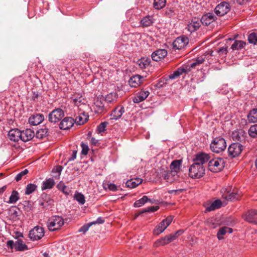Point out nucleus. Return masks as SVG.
<instances>
[{"instance_id":"393cba45","label":"nucleus","mask_w":257,"mask_h":257,"mask_svg":"<svg viewBox=\"0 0 257 257\" xmlns=\"http://www.w3.org/2000/svg\"><path fill=\"white\" fill-rule=\"evenodd\" d=\"M201 21L200 20L194 18L188 25L187 28L191 33L193 32L198 30L201 26Z\"/></svg>"},{"instance_id":"f3484780","label":"nucleus","mask_w":257,"mask_h":257,"mask_svg":"<svg viewBox=\"0 0 257 257\" xmlns=\"http://www.w3.org/2000/svg\"><path fill=\"white\" fill-rule=\"evenodd\" d=\"M74 123V119L71 117H66L60 123V128L66 130L72 127Z\"/></svg>"},{"instance_id":"09e8293b","label":"nucleus","mask_w":257,"mask_h":257,"mask_svg":"<svg viewBox=\"0 0 257 257\" xmlns=\"http://www.w3.org/2000/svg\"><path fill=\"white\" fill-rule=\"evenodd\" d=\"M62 167L61 166H57L55 168H53L52 172L53 173H56V175H54V177L55 179H59L61 174V172L62 170Z\"/></svg>"},{"instance_id":"13d9d810","label":"nucleus","mask_w":257,"mask_h":257,"mask_svg":"<svg viewBox=\"0 0 257 257\" xmlns=\"http://www.w3.org/2000/svg\"><path fill=\"white\" fill-rule=\"evenodd\" d=\"M220 55L226 54L227 53V50L226 48L221 47L218 51Z\"/></svg>"},{"instance_id":"c756f323","label":"nucleus","mask_w":257,"mask_h":257,"mask_svg":"<svg viewBox=\"0 0 257 257\" xmlns=\"http://www.w3.org/2000/svg\"><path fill=\"white\" fill-rule=\"evenodd\" d=\"M232 232V229L231 228L226 226L222 227L219 229L217 233V237L219 240H221L223 238V236L226 233H231Z\"/></svg>"},{"instance_id":"7ed1b4c3","label":"nucleus","mask_w":257,"mask_h":257,"mask_svg":"<svg viewBox=\"0 0 257 257\" xmlns=\"http://www.w3.org/2000/svg\"><path fill=\"white\" fill-rule=\"evenodd\" d=\"M226 148L225 140L222 137H217L210 144V149L214 153H219L223 151Z\"/></svg>"},{"instance_id":"6e6552de","label":"nucleus","mask_w":257,"mask_h":257,"mask_svg":"<svg viewBox=\"0 0 257 257\" xmlns=\"http://www.w3.org/2000/svg\"><path fill=\"white\" fill-rule=\"evenodd\" d=\"M44 229L43 227L36 226L32 229L29 234V237L33 241L38 240L43 237Z\"/></svg>"},{"instance_id":"473e14b6","label":"nucleus","mask_w":257,"mask_h":257,"mask_svg":"<svg viewBox=\"0 0 257 257\" xmlns=\"http://www.w3.org/2000/svg\"><path fill=\"white\" fill-rule=\"evenodd\" d=\"M246 45V43L242 41L235 40L231 45V48L233 50H238L242 49Z\"/></svg>"},{"instance_id":"c9c22d12","label":"nucleus","mask_w":257,"mask_h":257,"mask_svg":"<svg viewBox=\"0 0 257 257\" xmlns=\"http://www.w3.org/2000/svg\"><path fill=\"white\" fill-rule=\"evenodd\" d=\"M148 201L153 203V202L151 201L147 196H144L142 198L137 200L134 203V206L135 207H140L144 205Z\"/></svg>"},{"instance_id":"f257e3e1","label":"nucleus","mask_w":257,"mask_h":257,"mask_svg":"<svg viewBox=\"0 0 257 257\" xmlns=\"http://www.w3.org/2000/svg\"><path fill=\"white\" fill-rule=\"evenodd\" d=\"M210 157L205 153L197 154L193 159V164L189 169V175L193 179H198L202 177L205 174V168L203 164L209 161Z\"/></svg>"},{"instance_id":"a211bd4d","label":"nucleus","mask_w":257,"mask_h":257,"mask_svg":"<svg viewBox=\"0 0 257 257\" xmlns=\"http://www.w3.org/2000/svg\"><path fill=\"white\" fill-rule=\"evenodd\" d=\"M216 20V17L213 13H208L202 16L200 21L203 25L207 26L214 22Z\"/></svg>"},{"instance_id":"b1692460","label":"nucleus","mask_w":257,"mask_h":257,"mask_svg":"<svg viewBox=\"0 0 257 257\" xmlns=\"http://www.w3.org/2000/svg\"><path fill=\"white\" fill-rule=\"evenodd\" d=\"M8 136L12 141L18 142L21 140V131L18 128L12 129L9 132Z\"/></svg>"},{"instance_id":"412c9836","label":"nucleus","mask_w":257,"mask_h":257,"mask_svg":"<svg viewBox=\"0 0 257 257\" xmlns=\"http://www.w3.org/2000/svg\"><path fill=\"white\" fill-rule=\"evenodd\" d=\"M167 51L165 49H158L152 54V58L154 61H159L167 55Z\"/></svg>"},{"instance_id":"4c0bfd02","label":"nucleus","mask_w":257,"mask_h":257,"mask_svg":"<svg viewBox=\"0 0 257 257\" xmlns=\"http://www.w3.org/2000/svg\"><path fill=\"white\" fill-rule=\"evenodd\" d=\"M151 62L149 58H143L138 61V64L141 68H146L149 66Z\"/></svg>"},{"instance_id":"864d4df0","label":"nucleus","mask_w":257,"mask_h":257,"mask_svg":"<svg viewBox=\"0 0 257 257\" xmlns=\"http://www.w3.org/2000/svg\"><path fill=\"white\" fill-rule=\"evenodd\" d=\"M108 124V122L105 121L101 122L97 126V131L99 133L104 132L105 131V128Z\"/></svg>"},{"instance_id":"dca6fc26","label":"nucleus","mask_w":257,"mask_h":257,"mask_svg":"<svg viewBox=\"0 0 257 257\" xmlns=\"http://www.w3.org/2000/svg\"><path fill=\"white\" fill-rule=\"evenodd\" d=\"M241 195V193L239 191L233 190L231 192L230 191H227L226 194H224L222 197L227 200L234 201L239 199Z\"/></svg>"},{"instance_id":"5701e85b","label":"nucleus","mask_w":257,"mask_h":257,"mask_svg":"<svg viewBox=\"0 0 257 257\" xmlns=\"http://www.w3.org/2000/svg\"><path fill=\"white\" fill-rule=\"evenodd\" d=\"M125 112L124 108L122 106L116 107L110 114L111 119L117 120L120 118L122 114Z\"/></svg>"},{"instance_id":"72a5a7b5","label":"nucleus","mask_w":257,"mask_h":257,"mask_svg":"<svg viewBox=\"0 0 257 257\" xmlns=\"http://www.w3.org/2000/svg\"><path fill=\"white\" fill-rule=\"evenodd\" d=\"M54 185V180L53 179L50 178L43 182L42 186V190H44L48 189H51Z\"/></svg>"},{"instance_id":"6ab92c4d","label":"nucleus","mask_w":257,"mask_h":257,"mask_svg":"<svg viewBox=\"0 0 257 257\" xmlns=\"http://www.w3.org/2000/svg\"><path fill=\"white\" fill-rule=\"evenodd\" d=\"M149 94L150 92L149 91L142 90L136 94L133 98V101L134 103L141 102L146 99Z\"/></svg>"},{"instance_id":"2eb2a0df","label":"nucleus","mask_w":257,"mask_h":257,"mask_svg":"<svg viewBox=\"0 0 257 257\" xmlns=\"http://www.w3.org/2000/svg\"><path fill=\"white\" fill-rule=\"evenodd\" d=\"M244 219L249 222L257 225V210L251 209L245 215Z\"/></svg>"},{"instance_id":"4d7b16f0","label":"nucleus","mask_w":257,"mask_h":257,"mask_svg":"<svg viewBox=\"0 0 257 257\" xmlns=\"http://www.w3.org/2000/svg\"><path fill=\"white\" fill-rule=\"evenodd\" d=\"M83 99L82 98V96H80L79 97L75 98L73 99V102L76 105H79L82 102Z\"/></svg>"},{"instance_id":"338daca9","label":"nucleus","mask_w":257,"mask_h":257,"mask_svg":"<svg viewBox=\"0 0 257 257\" xmlns=\"http://www.w3.org/2000/svg\"><path fill=\"white\" fill-rule=\"evenodd\" d=\"M134 181L135 182L137 186H138L139 184H140L142 182V179H140L139 178H137L135 179H133Z\"/></svg>"},{"instance_id":"0eeeda50","label":"nucleus","mask_w":257,"mask_h":257,"mask_svg":"<svg viewBox=\"0 0 257 257\" xmlns=\"http://www.w3.org/2000/svg\"><path fill=\"white\" fill-rule=\"evenodd\" d=\"M174 216L170 215L162 220L154 229V233L155 234L159 235L163 232L167 227L171 224Z\"/></svg>"},{"instance_id":"0e129e2a","label":"nucleus","mask_w":257,"mask_h":257,"mask_svg":"<svg viewBox=\"0 0 257 257\" xmlns=\"http://www.w3.org/2000/svg\"><path fill=\"white\" fill-rule=\"evenodd\" d=\"M103 222H104V220L102 219L101 217H98L96 221L92 222L91 223H92V224H96V223L101 224Z\"/></svg>"},{"instance_id":"f704fd0d","label":"nucleus","mask_w":257,"mask_h":257,"mask_svg":"<svg viewBox=\"0 0 257 257\" xmlns=\"http://www.w3.org/2000/svg\"><path fill=\"white\" fill-rule=\"evenodd\" d=\"M117 97L118 95L116 92H111L106 95L105 97L104 98V102L110 103L114 101H116Z\"/></svg>"},{"instance_id":"680f3d73","label":"nucleus","mask_w":257,"mask_h":257,"mask_svg":"<svg viewBox=\"0 0 257 257\" xmlns=\"http://www.w3.org/2000/svg\"><path fill=\"white\" fill-rule=\"evenodd\" d=\"M90 142L94 146H98L99 144V141L93 137L91 138Z\"/></svg>"},{"instance_id":"69168bd1","label":"nucleus","mask_w":257,"mask_h":257,"mask_svg":"<svg viewBox=\"0 0 257 257\" xmlns=\"http://www.w3.org/2000/svg\"><path fill=\"white\" fill-rule=\"evenodd\" d=\"M76 154H77V152L76 151H73V153H72V155L71 158H70L69 159V161H73L74 159H75L76 158Z\"/></svg>"},{"instance_id":"1a4fd4ad","label":"nucleus","mask_w":257,"mask_h":257,"mask_svg":"<svg viewBox=\"0 0 257 257\" xmlns=\"http://www.w3.org/2000/svg\"><path fill=\"white\" fill-rule=\"evenodd\" d=\"M64 116V111L61 108H57L49 114L48 119L51 122L56 123L59 121Z\"/></svg>"},{"instance_id":"bb28decb","label":"nucleus","mask_w":257,"mask_h":257,"mask_svg":"<svg viewBox=\"0 0 257 257\" xmlns=\"http://www.w3.org/2000/svg\"><path fill=\"white\" fill-rule=\"evenodd\" d=\"M88 117L87 113L81 112L76 117L74 122L78 125L83 124L88 119Z\"/></svg>"},{"instance_id":"49530a36","label":"nucleus","mask_w":257,"mask_h":257,"mask_svg":"<svg viewBox=\"0 0 257 257\" xmlns=\"http://www.w3.org/2000/svg\"><path fill=\"white\" fill-rule=\"evenodd\" d=\"M57 188L65 194H69V191L67 188V187L64 184V183L61 181L57 185Z\"/></svg>"},{"instance_id":"de8ad7c7","label":"nucleus","mask_w":257,"mask_h":257,"mask_svg":"<svg viewBox=\"0 0 257 257\" xmlns=\"http://www.w3.org/2000/svg\"><path fill=\"white\" fill-rule=\"evenodd\" d=\"M207 224L211 228H215L219 226V223L213 218H210L207 219Z\"/></svg>"},{"instance_id":"bf43d9fd","label":"nucleus","mask_w":257,"mask_h":257,"mask_svg":"<svg viewBox=\"0 0 257 257\" xmlns=\"http://www.w3.org/2000/svg\"><path fill=\"white\" fill-rule=\"evenodd\" d=\"M7 246L11 247V248H14L15 249V242L13 240H9L7 243Z\"/></svg>"},{"instance_id":"79ce46f5","label":"nucleus","mask_w":257,"mask_h":257,"mask_svg":"<svg viewBox=\"0 0 257 257\" xmlns=\"http://www.w3.org/2000/svg\"><path fill=\"white\" fill-rule=\"evenodd\" d=\"M20 209L16 207H11L9 210V214L13 219H16L19 216V211Z\"/></svg>"},{"instance_id":"cd10ccee","label":"nucleus","mask_w":257,"mask_h":257,"mask_svg":"<svg viewBox=\"0 0 257 257\" xmlns=\"http://www.w3.org/2000/svg\"><path fill=\"white\" fill-rule=\"evenodd\" d=\"M247 120L249 123H257V108L250 110L247 115Z\"/></svg>"},{"instance_id":"4468645a","label":"nucleus","mask_w":257,"mask_h":257,"mask_svg":"<svg viewBox=\"0 0 257 257\" xmlns=\"http://www.w3.org/2000/svg\"><path fill=\"white\" fill-rule=\"evenodd\" d=\"M246 133L243 130H238L233 131L231 137L234 141L243 142L245 140Z\"/></svg>"},{"instance_id":"ea45409f","label":"nucleus","mask_w":257,"mask_h":257,"mask_svg":"<svg viewBox=\"0 0 257 257\" xmlns=\"http://www.w3.org/2000/svg\"><path fill=\"white\" fill-rule=\"evenodd\" d=\"M187 70L183 68H179L176 71H174L173 74L169 75V78L171 79H173L177 78L180 75L183 73H186Z\"/></svg>"},{"instance_id":"c03bdc74","label":"nucleus","mask_w":257,"mask_h":257,"mask_svg":"<svg viewBox=\"0 0 257 257\" xmlns=\"http://www.w3.org/2000/svg\"><path fill=\"white\" fill-rule=\"evenodd\" d=\"M37 188V186L34 184H29L27 185L26 190H25V194L26 195H30L33 192H34Z\"/></svg>"},{"instance_id":"a19ab883","label":"nucleus","mask_w":257,"mask_h":257,"mask_svg":"<svg viewBox=\"0 0 257 257\" xmlns=\"http://www.w3.org/2000/svg\"><path fill=\"white\" fill-rule=\"evenodd\" d=\"M248 134L251 138H257V124L251 125L248 130Z\"/></svg>"},{"instance_id":"603ef678","label":"nucleus","mask_w":257,"mask_h":257,"mask_svg":"<svg viewBox=\"0 0 257 257\" xmlns=\"http://www.w3.org/2000/svg\"><path fill=\"white\" fill-rule=\"evenodd\" d=\"M81 147L82 148L81 154L83 155H86L89 151V147L88 145L85 143H81Z\"/></svg>"},{"instance_id":"2f4dec72","label":"nucleus","mask_w":257,"mask_h":257,"mask_svg":"<svg viewBox=\"0 0 257 257\" xmlns=\"http://www.w3.org/2000/svg\"><path fill=\"white\" fill-rule=\"evenodd\" d=\"M49 134V130L45 126L44 128H42L38 130L36 133V138L40 139H42L45 137L48 136Z\"/></svg>"},{"instance_id":"7c9ffc66","label":"nucleus","mask_w":257,"mask_h":257,"mask_svg":"<svg viewBox=\"0 0 257 257\" xmlns=\"http://www.w3.org/2000/svg\"><path fill=\"white\" fill-rule=\"evenodd\" d=\"M27 245L23 242L22 240L18 239L15 242V250L22 251L27 250Z\"/></svg>"},{"instance_id":"3c124183","label":"nucleus","mask_w":257,"mask_h":257,"mask_svg":"<svg viewBox=\"0 0 257 257\" xmlns=\"http://www.w3.org/2000/svg\"><path fill=\"white\" fill-rule=\"evenodd\" d=\"M28 172L29 171L28 169H25L24 170L21 171L20 173L17 174L15 177V180H16V181L18 182L20 180H21L22 177L27 174L28 173Z\"/></svg>"},{"instance_id":"423d86ee","label":"nucleus","mask_w":257,"mask_h":257,"mask_svg":"<svg viewBox=\"0 0 257 257\" xmlns=\"http://www.w3.org/2000/svg\"><path fill=\"white\" fill-rule=\"evenodd\" d=\"M224 167V162L221 158H215L209 161L208 163V169L213 172H217L221 171Z\"/></svg>"},{"instance_id":"39448f33","label":"nucleus","mask_w":257,"mask_h":257,"mask_svg":"<svg viewBox=\"0 0 257 257\" xmlns=\"http://www.w3.org/2000/svg\"><path fill=\"white\" fill-rule=\"evenodd\" d=\"M104 103V99L103 96L98 97L94 100L92 107L95 113L102 114L107 111V106L105 105Z\"/></svg>"},{"instance_id":"ddd939ff","label":"nucleus","mask_w":257,"mask_h":257,"mask_svg":"<svg viewBox=\"0 0 257 257\" xmlns=\"http://www.w3.org/2000/svg\"><path fill=\"white\" fill-rule=\"evenodd\" d=\"M176 239V236L175 234H170L168 235L165 236L160 239L157 240L154 243V246L155 247H158L159 246H163L167 244L173 240Z\"/></svg>"},{"instance_id":"4be33fe9","label":"nucleus","mask_w":257,"mask_h":257,"mask_svg":"<svg viewBox=\"0 0 257 257\" xmlns=\"http://www.w3.org/2000/svg\"><path fill=\"white\" fill-rule=\"evenodd\" d=\"M21 140L23 142H28L34 137V132L31 129H26L21 131Z\"/></svg>"},{"instance_id":"9d476101","label":"nucleus","mask_w":257,"mask_h":257,"mask_svg":"<svg viewBox=\"0 0 257 257\" xmlns=\"http://www.w3.org/2000/svg\"><path fill=\"white\" fill-rule=\"evenodd\" d=\"M243 146L239 143L231 144L228 148V155L231 158L238 156L242 152Z\"/></svg>"},{"instance_id":"c85d7f7f","label":"nucleus","mask_w":257,"mask_h":257,"mask_svg":"<svg viewBox=\"0 0 257 257\" xmlns=\"http://www.w3.org/2000/svg\"><path fill=\"white\" fill-rule=\"evenodd\" d=\"M222 206V201L220 199H216L209 206L206 207V210L207 211H211L220 208Z\"/></svg>"},{"instance_id":"a18cd8bd","label":"nucleus","mask_w":257,"mask_h":257,"mask_svg":"<svg viewBox=\"0 0 257 257\" xmlns=\"http://www.w3.org/2000/svg\"><path fill=\"white\" fill-rule=\"evenodd\" d=\"M74 199L80 204L83 205L85 202L84 196L80 193L77 192L74 196Z\"/></svg>"},{"instance_id":"20e7f679","label":"nucleus","mask_w":257,"mask_h":257,"mask_svg":"<svg viewBox=\"0 0 257 257\" xmlns=\"http://www.w3.org/2000/svg\"><path fill=\"white\" fill-rule=\"evenodd\" d=\"M64 221L60 216H53L50 218L47 222V226L50 231H55L63 225Z\"/></svg>"},{"instance_id":"e2e57ef3","label":"nucleus","mask_w":257,"mask_h":257,"mask_svg":"<svg viewBox=\"0 0 257 257\" xmlns=\"http://www.w3.org/2000/svg\"><path fill=\"white\" fill-rule=\"evenodd\" d=\"M204 60H205L204 59L203 57H201L197 58L196 59L195 62L198 65V64L203 63L204 62Z\"/></svg>"},{"instance_id":"58836bf2","label":"nucleus","mask_w":257,"mask_h":257,"mask_svg":"<svg viewBox=\"0 0 257 257\" xmlns=\"http://www.w3.org/2000/svg\"><path fill=\"white\" fill-rule=\"evenodd\" d=\"M153 23V17L147 16L144 17L141 21V25L144 27H149Z\"/></svg>"},{"instance_id":"37998d69","label":"nucleus","mask_w":257,"mask_h":257,"mask_svg":"<svg viewBox=\"0 0 257 257\" xmlns=\"http://www.w3.org/2000/svg\"><path fill=\"white\" fill-rule=\"evenodd\" d=\"M19 198V193L17 191L14 190L10 197L9 200L7 202L8 203H15Z\"/></svg>"},{"instance_id":"052dcab7","label":"nucleus","mask_w":257,"mask_h":257,"mask_svg":"<svg viewBox=\"0 0 257 257\" xmlns=\"http://www.w3.org/2000/svg\"><path fill=\"white\" fill-rule=\"evenodd\" d=\"M108 187L110 190L113 191L117 190V186L114 184L110 183L108 184Z\"/></svg>"},{"instance_id":"8fccbe9b","label":"nucleus","mask_w":257,"mask_h":257,"mask_svg":"<svg viewBox=\"0 0 257 257\" xmlns=\"http://www.w3.org/2000/svg\"><path fill=\"white\" fill-rule=\"evenodd\" d=\"M248 42L250 44L255 45L257 43V34L252 33L249 35L248 37Z\"/></svg>"},{"instance_id":"a878e982","label":"nucleus","mask_w":257,"mask_h":257,"mask_svg":"<svg viewBox=\"0 0 257 257\" xmlns=\"http://www.w3.org/2000/svg\"><path fill=\"white\" fill-rule=\"evenodd\" d=\"M143 77L140 75H137L130 78L128 83L132 87H137L142 83V79Z\"/></svg>"},{"instance_id":"774afa93","label":"nucleus","mask_w":257,"mask_h":257,"mask_svg":"<svg viewBox=\"0 0 257 257\" xmlns=\"http://www.w3.org/2000/svg\"><path fill=\"white\" fill-rule=\"evenodd\" d=\"M149 210H150V212H155L156 211H157L159 209V207L158 206H152V207H149Z\"/></svg>"},{"instance_id":"aec40b11","label":"nucleus","mask_w":257,"mask_h":257,"mask_svg":"<svg viewBox=\"0 0 257 257\" xmlns=\"http://www.w3.org/2000/svg\"><path fill=\"white\" fill-rule=\"evenodd\" d=\"M44 120V116L42 114L36 113L32 115L29 118V122L31 125H37Z\"/></svg>"},{"instance_id":"5fc2aeb1","label":"nucleus","mask_w":257,"mask_h":257,"mask_svg":"<svg viewBox=\"0 0 257 257\" xmlns=\"http://www.w3.org/2000/svg\"><path fill=\"white\" fill-rule=\"evenodd\" d=\"M92 225V223H89L88 224L83 225L78 230L80 232L85 233L89 229V228Z\"/></svg>"},{"instance_id":"9b49d317","label":"nucleus","mask_w":257,"mask_h":257,"mask_svg":"<svg viewBox=\"0 0 257 257\" xmlns=\"http://www.w3.org/2000/svg\"><path fill=\"white\" fill-rule=\"evenodd\" d=\"M229 10V4L226 2H222L215 7L214 12L217 16L220 17L226 14Z\"/></svg>"},{"instance_id":"6e6d98bb","label":"nucleus","mask_w":257,"mask_h":257,"mask_svg":"<svg viewBox=\"0 0 257 257\" xmlns=\"http://www.w3.org/2000/svg\"><path fill=\"white\" fill-rule=\"evenodd\" d=\"M136 183L135 181H134V179H132L131 180H128L126 181L125 184L126 186L127 187H129L130 188H134L138 186L136 184H135Z\"/></svg>"},{"instance_id":"f8f14e48","label":"nucleus","mask_w":257,"mask_h":257,"mask_svg":"<svg viewBox=\"0 0 257 257\" xmlns=\"http://www.w3.org/2000/svg\"><path fill=\"white\" fill-rule=\"evenodd\" d=\"M188 42L189 40L187 37H179L173 42V48L178 50L182 49L188 44Z\"/></svg>"},{"instance_id":"e433bc0d","label":"nucleus","mask_w":257,"mask_h":257,"mask_svg":"<svg viewBox=\"0 0 257 257\" xmlns=\"http://www.w3.org/2000/svg\"><path fill=\"white\" fill-rule=\"evenodd\" d=\"M166 4V0H154L153 7L156 10H161L164 8Z\"/></svg>"},{"instance_id":"f03ea898","label":"nucleus","mask_w":257,"mask_h":257,"mask_svg":"<svg viewBox=\"0 0 257 257\" xmlns=\"http://www.w3.org/2000/svg\"><path fill=\"white\" fill-rule=\"evenodd\" d=\"M182 161L181 160H175L172 162L170 168L171 170L165 172L163 175V178L167 182H172L174 179L172 177L175 176L180 171Z\"/></svg>"}]
</instances>
